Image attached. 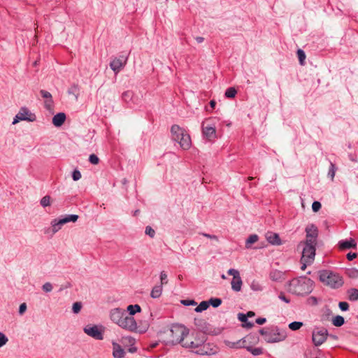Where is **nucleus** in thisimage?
<instances>
[{
	"label": "nucleus",
	"instance_id": "nucleus-23",
	"mask_svg": "<svg viewBox=\"0 0 358 358\" xmlns=\"http://www.w3.org/2000/svg\"><path fill=\"white\" fill-rule=\"evenodd\" d=\"M347 294L348 296V299L350 301H356L358 300V289L350 288L348 289Z\"/></svg>",
	"mask_w": 358,
	"mask_h": 358
},
{
	"label": "nucleus",
	"instance_id": "nucleus-29",
	"mask_svg": "<svg viewBox=\"0 0 358 358\" xmlns=\"http://www.w3.org/2000/svg\"><path fill=\"white\" fill-rule=\"evenodd\" d=\"M236 94H237V90L235 89V87H231L226 90L224 96L227 98L232 99L236 96Z\"/></svg>",
	"mask_w": 358,
	"mask_h": 358
},
{
	"label": "nucleus",
	"instance_id": "nucleus-3",
	"mask_svg": "<svg viewBox=\"0 0 358 358\" xmlns=\"http://www.w3.org/2000/svg\"><path fill=\"white\" fill-rule=\"evenodd\" d=\"M259 332L264 336L265 341L269 343L282 341L287 337L286 331L280 329L277 326L261 329Z\"/></svg>",
	"mask_w": 358,
	"mask_h": 358
},
{
	"label": "nucleus",
	"instance_id": "nucleus-1",
	"mask_svg": "<svg viewBox=\"0 0 358 358\" xmlns=\"http://www.w3.org/2000/svg\"><path fill=\"white\" fill-rule=\"evenodd\" d=\"M110 320L121 328L131 331H137L138 326L134 317L129 316L124 310L116 308L110 312Z\"/></svg>",
	"mask_w": 358,
	"mask_h": 358
},
{
	"label": "nucleus",
	"instance_id": "nucleus-18",
	"mask_svg": "<svg viewBox=\"0 0 358 358\" xmlns=\"http://www.w3.org/2000/svg\"><path fill=\"white\" fill-rule=\"evenodd\" d=\"M66 118V116L64 113H58L53 116L52 124L57 127H61L64 123Z\"/></svg>",
	"mask_w": 358,
	"mask_h": 358
},
{
	"label": "nucleus",
	"instance_id": "nucleus-32",
	"mask_svg": "<svg viewBox=\"0 0 358 358\" xmlns=\"http://www.w3.org/2000/svg\"><path fill=\"white\" fill-rule=\"evenodd\" d=\"M208 302L209 306L211 305L213 308H217L222 304V299L220 298H210Z\"/></svg>",
	"mask_w": 358,
	"mask_h": 358
},
{
	"label": "nucleus",
	"instance_id": "nucleus-14",
	"mask_svg": "<svg viewBox=\"0 0 358 358\" xmlns=\"http://www.w3.org/2000/svg\"><path fill=\"white\" fill-rule=\"evenodd\" d=\"M306 241L316 243V240L318 236L317 227L313 224H309L306 228Z\"/></svg>",
	"mask_w": 358,
	"mask_h": 358
},
{
	"label": "nucleus",
	"instance_id": "nucleus-24",
	"mask_svg": "<svg viewBox=\"0 0 358 358\" xmlns=\"http://www.w3.org/2000/svg\"><path fill=\"white\" fill-rule=\"evenodd\" d=\"M127 310L129 313V314L127 315L129 316L133 317V315H135L136 313H140L141 311V308L138 304L129 305L127 306Z\"/></svg>",
	"mask_w": 358,
	"mask_h": 358
},
{
	"label": "nucleus",
	"instance_id": "nucleus-16",
	"mask_svg": "<svg viewBox=\"0 0 358 358\" xmlns=\"http://www.w3.org/2000/svg\"><path fill=\"white\" fill-rule=\"evenodd\" d=\"M338 248L340 250H347L350 248L356 249L357 243L354 238H350L349 240H341L338 242Z\"/></svg>",
	"mask_w": 358,
	"mask_h": 358
},
{
	"label": "nucleus",
	"instance_id": "nucleus-4",
	"mask_svg": "<svg viewBox=\"0 0 358 358\" xmlns=\"http://www.w3.org/2000/svg\"><path fill=\"white\" fill-rule=\"evenodd\" d=\"M172 139L177 142L183 150L190 148L192 142L189 134L185 129L177 124H173L171 128Z\"/></svg>",
	"mask_w": 358,
	"mask_h": 358
},
{
	"label": "nucleus",
	"instance_id": "nucleus-13",
	"mask_svg": "<svg viewBox=\"0 0 358 358\" xmlns=\"http://www.w3.org/2000/svg\"><path fill=\"white\" fill-rule=\"evenodd\" d=\"M202 134L208 141H213L217 137L215 127L206 122L202 123Z\"/></svg>",
	"mask_w": 358,
	"mask_h": 358
},
{
	"label": "nucleus",
	"instance_id": "nucleus-46",
	"mask_svg": "<svg viewBox=\"0 0 358 358\" xmlns=\"http://www.w3.org/2000/svg\"><path fill=\"white\" fill-rule=\"evenodd\" d=\"M161 285H166L168 282L167 275L164 271H162L160 273Z\"/></svg>",
	"mask_w": 358,
	"mask_h": 358
},
{
	"label": "nucleus",
	"instance_id": "nucleus-7",
	"mask_svg": "<svg viewBox=\"0 0 358 358\" xmlns=\"http://www.w3.org/2000/svg\"><path fill=\"white\" fill-rule=\"evenodd\" d=\"M170 340L168 341L172 345L182 343L184 338L189 334V330L183 325H173L170 329Z\"/></svg>",
	"mask_w": 358,
	"mask_h": 358
},
{
	"label": "nucleus",
	"instance_id": "nucleus-36",
	"mask_svg": "<svg viewBox=\"0 0 358 358\" xmlns=\"http://www.w3.org/2000/svg\"><path fill=\"white\" fill-rule=\"evenodd\" d=\"M51 226H52V232L54 234H55L56 232H57L59 229H61L62 228V225H60L59 223H58V220L57 219H54L52 220L51 222Z\"/></svg>",
	"mask_w": 358,
	"mask_h": 358
},
{
	"label": "nucleus",
	"instance_id": "nucleus-57",
	"mask_svg": "<svg viewBox=\"0 0 358 358\" xmlns=\"http://www.w3.org/2000/svg\"><path fill=\"white\" fill-rule=\"evenodd\" d=\"M255 322L258 324H264L266 322V319L265 317H258Z\"/></svg>",
	"mask_w": 358,
	"mask_h": 358
},
{
	"label": "nucleus",
	"instance_id": "nucleus-58",
	"mask_svg": "<svg viewBox=\"0 0 358 358\" xmlns=\"http://www.w3.org/2000/svg\"><path fill=\"white\" fill-rule=\"evenodd\" d=\"M100 158H89V161L92 164H98Z\"/></svg>",
	"mask_w": 358,
	"mask_h": 358
},
{
	"label": "nucleus",
	"instance_id": "nucleus-45",
	"mask_svg": "<svg viewBox=\"0 0 358 358\" xmlns=\"http://www.w3.org/2000/svg\"><path fill=\"white\" fill-rule=\"evenodd\" d=\"M338 307L342 311H347L349 309V304L345 301H341L338 303Z\"/></svg>",
	"mask_w": 358,
	"mask_h": 358
},
{
	"label": "nucleus",
	"instance_id": "nucleus-28",
	"mask_svg": "<svg viewBox=\"0 0 358 358\" xmlns=\"http://www.w3.org/2000/svg\"><path fill=\"white\" fill-rule=\"evenodd\" d=\"M345 274L350 278H358V269L355 268H348L345 271Z\"/></svg>",
	"mask_w": 358,
	"mask_h": 358
},
{
	"label": "nucleus",
	"instance_id": "nucleus-33",
	"mask_svg": "<svg viewBox=\"0 0 358 358\" xmlns=\"http://www.w3.org/2000/svg\"><path fill=\"white\" fill-rule=\"evenodd\" d=\"M296 55L301 65H304L305 59H306V53L301 50L299 49L296 52Z\"/></svg>",
	"mask_w": 358,
	"mask_h": 358
},
{
	"label": "nucleus",
	"instance_id": "nucleus-34",
	"mask_svg": "<svg viewBox=\"0 0 358 358\" xmlns=\"http://www.w3.org/2000/svg\"><path fill=\"white\" fill-rule=\"evenodd\" d=\"M78 217H79L78 215L72 214V215H66L64 217H63V219L64 220L66 223H69L71 222H76L78 220Z\"/></svg>",
	"mask_w": 358,
	"mask_h": 358
},
{
	"label": "nucleus",
	"instance_id": "nucleus-27",
	"mask_svg": "<svg viewBox=\"0 0 358 358\" xmlns=\"http://www.w3.org/2000/svg\"><path fill=\"white\" fill-rule=\"evenodd\" d=\"M332 323L335 327H339L344 324L345 319L343 316L336 315L333 318Z\"/></svg>",
	"mask_w": 358,
	"mask_h": 358
},
{
	"label": "nucleus",
	"instance_id": "nucleus-52",
	"mask_svg": "<svg viewBox=\"0 0 358 358\" xmlns=\"http://www.w3.org/2000/svg\"><path fill=\"white\" fill-rule=\"evenodd\" d=\"M181 303L185 306H195L196 304V303L194 300H182Z\"/></svg>",
	"mask_w": 358,
	"mask_h": 358
},
{
	"label": "nucleus",
	"instance_id": "nucleus-22",
	"mask_svg": "<svg viewBox=\"0 0 358 358\" xmlns=\"http://www.w3.org/2000/svg\"><path fill=\"white\" fill-rule=\"evenodd\" d=\"M134 92L131 90L125 91L122 94L123 101L130 105L133 103Z\"/></svg>",
	"mask_w": 358,
	"mask_h": 358
},
{
	"label": "nucleus",
	"instance_id": "nucleus-17",
	"mask_svg": "<svg viewBox=\"0 0 358 358\" xmlns=\"http://www.w3.org/2000/svg\"><path fill=\"white\" fill-rule=\"evenodd\" d=\"M125 352L120 345L115 342H113V356L114 358H123Z\"/></svg>",
	"mask_w": 358,
	"mask_h": 358
},
{
	"label": "nucleus",
	"instance_id": "nucleus-53",
	"mask_svg": "<svg viewBox=\"0 0 358 358\" xmlns=\"http://www.w3.org/2000/svg\"><path fill=\"white\" fill-rule=\"evenodd\" d=\"M27 310V305L25 303H22V304H20V307H19V313L20 315H22L24 313V312L26 311Z\"/></svg>",
	"mask_w": 358,
	"mask_h": 358
},
{
	"label": "nucleus",
	"instance_id": "nucleus-15",
	"mask_svg": "<svg viewBox=\"0 0 358 358\" xmlns=\"http://www.w3.org/2000/svg\"><path fill=\"white\" fill-rule=\"evenodd\" d=\"M265 236L267 241L271 245H280L282 244V241L278 234L273 231H268Z\"/></svg>",
	"mask_w": 358,
	"mask_h": 358
},
{
	"label": "nucleus",
	"instance_id": "nucleus-19",
	"mask_svg": "<svg viewBox=\"0 0 358 358\" xmlns=\"http://www.w3.org/2000/svg\"><path fill=\"white\" fill-rule=\"evenodd\" d=\"M269 277L273 281L281 282L285 279V273L278 270H273L271 271Z\"/></svg>",
	"mask_w": 358,
	"mask_h": 358
},
{
	"label": "nucleus",
	"instance_id": "nucleus-25",
	"mask_svg": "<svg viewBox=\"0 0 358 358\" xmlns=\"http://www.w3.org/2000/svg\"><path fill=\"white\" fill-rule=\"evenodd\" d=\"M162 292V285H156L155 286L150 293V296L153 299L159 298Z\"/></svg>",
	"mask_w": 358,
	"mask_h": 358
},
{
	"label": "nucleus",
	"instance_id": "nucleus-21",
	"mask_svg": "<svg viewBox=\"0 0 358 358\" xmlns=\"http://www.w3.org/2000/svg\"><path fill=\"white\" fill-rule=\"evenodd\" d=\"M238 319L243 322V327L250 329L254 326V324L251 322H248L247 315L244 313H238Z\"/></svg>",
	"mask_w": 358,
	"mask_h": 358
},
{
	"label": "nucleus",
	"instance_id": "nucleus-54",
	"mask_svg": "<svg viewBox=\"0 0 358 358\" xmlns=\"http://www.w3.org/2000/svg\"><path fill=\"white\" fill-rule=\"evenodd\" d=\"M278 298L287 303H289L290 302V300L285 296L283 292L280 293Z\"/></svg>",
	"mask_w": 358,
	"mask_h": 358
},
{
	"label": "nucleus",
	"instance_id": "nucleus-8",
	"mask_svg": "<svg viewBox=\"0 0 358 358\" xmlns=\"http://www.w3.org/2000/svg\"><path fill=\"white\" fill-rule=\"evenodd\" d=\"M303 246L302 249V256L301 258V262H308V264H311L315 256V245L316 243L313 242H301L298 248Z\"/></svg>",
	"mask_w": 358,
	"mask_h": 358
},
{
	"label": "nucleus",
	"instance_id": "nucleus-51",
	"mask_svg": "<svg viewBox=\"0 0 358 358\" xmlns=\"http://www.w3.org/2000/svg\"><path fill=\"white\" fill-rule=\"evenodd\" d=\"M357 257V253H356V252H349L346 255V257L348 261H352Z\"/></svg>",
	"mask_w": 358,
	"mask_h": 358
},
{
	"label": "nucleus",
	"instance_id": "nucleus-35",
	"mask_svg": "<svg viewBox=\"0 0 358 358\" xmlns=\"http://www.w3.org/2000/svg\"><path fill=\"white\" fill-rule=\"evenodd\" d=\"M303 325V322L295 321L289 324V328L292 331H296L299 329Z\"/></svg>",
	"mask_w": 358,
	"mask_h": 358
},
{
	"label": "nucleus",
	"instance_id": "nucleus-5",
	"mask_svg": "<svg viewBox=\"0 0 358 358\" xmlns=\"http://www.w3.org/2000/svg\"><path fill=\"white\" fill-rule=\"evenodd\" d=\"M319 279L324 285L333 289H338L343 286L344 282L343 278L337 273L327 270L319 272Z\"/></svg>",
	"mask_w": 358,
	"mask_h": 358
},
{
	"label": "nucleus",
	"instance_id": "nucleus-26",
	"mask_svg": "<svg viewBox=\"0 0 358 358\" xmlns=\"http://www.w3.org/2000/svg\"><path fill=\"white\" fill-rule=\"evenodd\" d=\"M259 239V236L257 234L250 235L245 241V248H250L252 243H256Z\"/></svg>",
	"mask_w": 358,
	"mask_h": 358
},
{
	"label": "nucleus",
	"instance_id": "nucleus-31",
	"mask_svg": "<svg viewBox=\"0 0 358 358\" xmlns=\"http://www.w3.org/2000/svg\"><path fill=\"white\" fill-rule=\"evenodd\" d=\"M336 170L337 167L336 166V165L333 162H330L328 176L331 178V180H333L334 178Z\"/></svg>",
	"mask_w": 358,
	"mask_h": 358
},
{
	"label": "nucleus",
	"instance_id": "nucleus-56",
	"mask_svg": "<svg viewBox=\"0 0 358 358\" xmlns=\"http://www.w3.org/2000/svg\"><path fill=\"white\" fill-rule=\"evenodd\" d=\"M308 303L312 305H316L317 304V299L315 296H310L308 299Z\"/></svg>",
	"mask_w": 358,
	"mask_h": 358
},
{
	"label": "nucleus",
	"instance_id": "nucleus-63",
	"mask_svg": "<svg viewBox=\"0 0 358 358\" xmlns=\"http://www.w3.org/2000/svg\"><path fill=\"white\" fill-rule=\"evenodd\" d=\"M136 350H137V348L136 347H131L129 349V352L131 353H134V352H136Z\"/></svg>",
	"mask_w": 358,
	"mask_h": 358
},
{
	"label": "nucleus",
	"instance_id": "nucleus-41",
	"mask_svg": "<svg viewBox=\"0 0 358 358\" xmlns=\"http://www.w3.org/2000/svg\"><path fill=\"white\" fill-rule=\"evenodd\" d=\"M322 205L320 201H315L312 204V210L313 212L316 213L320 210L321 208Z\"/></svg>",
	"mask_w": 358,
	"mask_h": 358
},
{
	"label": "nucleus",
	"instance_id": "nucleus-40",
	"mask_svg": "<svg viewBox=\"0 0 358 358\" xmlns=\"http://www.w3.org/2000/svg\"><path fill=\"white\" fill-rule=\"evenodd\" d=\"M145 233L150 238H154L155 236V231L150 226H147L145 227Z\"/></svg>",
	"mask_w": 358,
	"mask_h": 358
},
{
	"label": "nucleus",
	"instance_id": "nucleus-20",
	"mask_svg": "<svg viewBox=\"0 0 358 358\" xmlns=\"http://www.w3.org/2000/svg\"><path fill=\"white\" fill-rule=\"evenodd\" d=\"M231 288L235 292H239L241 289V286L243 284L241 276H234V278H232V280L231 282Z\"/></svg>",
	"mask_w": 358,
	"mask_h": 358
},
{
	"label": "nucleus",
	"instance_id": "nucleus-9",
	"mask_svg": "<svg viewBox=\"0 0 358 358\" xmlns=\"http://www.w3.org/2000/svg\"><path fill=\"white\" fill-rule=\"evenodd\" d=\"M36 120V116L34 113H31L27 107H22L13 118V124H15L20 121L34 122Z\"/></svg>",
	"mask_w": 358,
	"mask_h": 358
},
{
	"label": "nucleus",
	"instance_id": "nucleus-43",
	"mask_svg": "<svg viewBox=\"0 0 358 358\" xmlns=\"http://www.w3.org/2000/svg\"><path fill=\"white\" fill-rule=\"evenodd\" d=\"M40 94H41V96L43 98L45 99L46 100L52 99V94L46 90H41L40 91Z\"/></svg>",
	"mask_w": 358,
	"mask_h": 358
},
{
	"label": "nucleus",
	"instance_id": "nucleus-49",
	"mask_svg": "<svg viewBox=\"0 0 358 358\" xmlns=\"http://www.w3.org/2000/svg\"><path fill=\"white\" fill-rule=\"evenodd\" d=\"M52 104H53L52 99L45 100V103H44L45 108L48 110H51L52 108Z\"/></svg>",
	"mask_w": 358,
	"mask_h": 358
},
{
	"label": "nucleus",
	"instance_id": "nucleus-62",
	"mask_svg": "<svg viewBox=\"0 0 358 358\" xmlns=\"http://www.w3.org/2000/svg\"><path fill=\"white\" fill-rule=\"evenodd\" d=\"M57 220H58V223H59L60 225H62V226H63L64 224H66L64 220L63 219V217L59 218V219H57Z\"/></svg>",
	"mask_w": 358,
	"mask_h": 358
},
{
	"label": "nucleus",
	"instance_id": "nucleus-55",
	"mask_svg": "<svg viewBox=\"0 0 358 358\" xmlns=\"http://www.w3.org/2000/svg\"><path fill=\"white\" fill-rule=\"evenodd\" d=\"M201 234L202 236L206 237V238H210V239H214L215 241H218V238L215 235H210V234H206V233H201Z\"/></svg>",
	"mask_w": 358,
	"mask_h": 358
},
{
	"label": "nucleus",
	"instance_id": "nucleus-30",
	"mask_svg": "<svg viewBox=\"0 0 358 358\" xmlns=\"http://www.w3.org/2000/svg\"><path fill=\"white\" fill-rule=\"evenodd\" d=\"M208 307H209V303L208 302V301H203L195 308V311L196 313H201L203 310H206Z\"/></svg>",
	"mask_w": 358,
	"mask_h": 358
},
{
	"label": "nucleus",
	"instance_id": "nucleus-60",
	"mask_svg": "<svg viewBox=\"0 0 358 358\" xmlns=\"http://www.w3.org/2000/svg\"><path fill=\"white\" fill-rule=\"evenodd\" d=\"M210 104V107L211 108V109H213L215 108V106H216V101L215 100H211L209 103Z\"/></svg>",
	"mask_w": 358,
	"mask_h": 358
},
{
	"label": "nucleus",
	"instance_id": "nucleus-61",
	"mask_svg": "<svg viewBox=\"0 0 358 358\" xmlns=\"http://www.w3.org/2000/svg\"><path fill=\"white\" fill-rule=\"evenodd\" d=\"M301 262L302 264V266H301V269L302 271H304L306 268L307 264H308V262Z\"/></svg>",
	"mask_w": 358,
	"mask_h": 358
},
{
	"label": "nucleus",
	"instance_id": "nucleus-39",
	"mask_svg": "<svg viewBox=\"0 0 358 358\" xmlns=\"http://www.w3.org/2000/svg\"><path fill=\"white\" fill-rule=\"evenodd\" d=\"M182 346L186 348H196L199 346V344L195 343L194 341H191L189 343H182Z\"/></svg>",
	"mask_w": 358,
	"mask_h": 358
},
{
	"label": "nucleus",
	"instance_id": "nucleus-59",
	"mask_svg": "<svg viewBox=\"0 0 358 358\" xmlns=\"http://www.w3.org/2000/svg\"><path fill=\"white\" fill-rule=\"evenodd\" d=\"M195 40L196 41V42L198 43H203L204 41V38L202 37V36H196L195 38Z\"/></svg>",
	"mask_w": 358,
	"mask_h": 358
},
{
	"label": "nucleus",
	"instance_id": "nucleus-64",
	"mask_svg": "<svg viewBox=\"0 0 358 358\" xmlns=\"http://www.w3.org/2000/svg\"><path fill=\"white\" fill-rule=\"evenodd\" d=\"M255 313L252 311H248V313L246 314L247 317H253V316H255Z\"/></svg>",
	"mask_w": 358,
	"mask_h": 358
},
{
	"label": "nucleus",
	"instance_id": "nucleus-12",
	"mask_svg": "<svg viewBox=\"0 0 358 358\" xmlns=\"http://www.w3.org/2000/svg\"><path fill=\"white\" fill-rule=\"evenodd\" d=\"M127 61V57L124 55H120L118 57H115L110 61V67L114 73L117 74L124 67Z\"/></svg>",
	"mask_w": 358,
	"mask_h": 358
},
{
	"label": "nucleus",
	"instance_id": "nucleus-48",
	"mask_svg": "<svg viewBox=\"0 0 358 358\" xmlns=\"http://www.w3.org/2000/svg\"><path fill=\"white\" fill-rule=\"evenodd\" d=\"M250 287L254 291H260V290H262L261 285L257 282H255V281H253L251 283Z\"/></svg>",
	"mask_w": 358,
	"mask_h": 358
},
{
	"label": "nucleus",
	"instance_id": "nucleus-37",
	"mask_svg": "<svg viewBox=\"0 0 358 358\" xmlns=\"http://www.w3.org/2000/svg\"><path fill=\"white\" fill-rule=\"evenodd\" d=\"M40 203L43 208L50 206V196L48 195L43 196L41 199Z\"/></svg>",
	"mask_w": 358,
	"mask_h": 358
},
{
	"label": "nucleus",
	"instance_id": "nucleus-11",
	"mask_svg": "<svg viewBox=\"0 0 358 358\" xmlns=\"http://www.w3.org/2000/svg\"><path fill=\"white\" fill-rule=\"evenodd\" d=\"M84 332L96 340L103 339V331L96 325H87L83 329Z\"/></svg>",
	"mask_w": 358,
	"mask_h": 358
},
{
	"label": "nucleus",
	"instance_id": "nucleus-42",
	"mask_svg": "<svg viewBox=\"0 0 358 358\" xmlns=\"http://www.w3.org/2000/svg\"><path fill=\"white\" fill-rule=\"evenodd\" d=\"M72 178L74 181H78L81 178V173L78 169H75L72 172Z\"/></svg>",
	"mask_w": 358,
	"mask_h": 358
},
{
	"label": "nucleus",
	"instance_id": "nucleus-10",
	"mask_svg": "<svg viewBox=\"0 0 358 358\" xmlns=\"http://www.w3.org/2000/svg\"><path fill=\"white\" fill-rule=\"evenodd\" d=\"M328 331L324 327H315L312 333V341L315 346L324 343L328 336Z\"/></svg>",
	"mask_w": 358,
	"mask_h": 358
},
{
	"label": "nucleus",
	"instance_id": "nucleus-6",
	"mask_svg": "<svg viewBox=\"0 0 358 358\" xmlns=\"http://www.w3.org/2000/svg\"><path fill=\"white\" fill-rule=\"evenodd\" d=\"M251 336H247L242 339H240L237 342H229L228 346L231 348H245L254 356H258L262 355L264 350L262 348H254L252 345Z\"/></svg>",
	"mask_w": 358,
	"mask_h": 358
},
{
	"label": "nucleus",
	"instance_id": "nucleus-44",
	"mask_svg": "<svg viewBox=\"0 0 358 358\" xmlns=\"http://www.w3.org/2000/svg\"><path fill=\"white\" fill-rule=\"evenodd\" d=\"M8 341L6 336L0 331V348L6 345Z\"/></svg>",
	"mask_w": 358,
	"mask_h": 358
},
{
	"label": "nucleus",
	"instance_id": "nucleus-2",
	"mask_svg": "<svg viewBox=\"0 0 358 358\" xmlns=\"http://www.w3.org/2000/svg\"><path fill=\"white\" fill-rule=\"evenodd\" d=\"M313 281L305 276L293 278L287 282L288 291L296 295H307L313 291Z\"/></svg>",
	"mask_w": 358,
	"mask_h": 358
},
{
	"label": "nucleus",
	"instance_id": "nucleus-50",
	"mask_svg": "<svg viewBox=\"0 0 358 358\" xmlns=\"http://www.w3.org/2000/svg\"><path fill=\"white\" fill-rule=\"evenodd\" d=\"M227 273L229 275H233V278H234V276H239L240 275V273H239V271L234 269V268H230L227 271Z\"/></svg>",
	"mask_w": 358,
	"mask_h": 358
},
{
	"label": "nucleus",
	"instance_id": "nucleus-38",
	"mask_svg": "<svg viewBox=\"0 0 358 358\" xmlns=\"http://www.w3.org/2000/svg\"><path fill=\"white\" fill-rule=\"evenodd\" d=\"M82 308V303L81 302H75L72 306V311L75 314H78Z\"/></svg>",
	"mask_w": 358,
	"mask_h": 358
},
{
	"label": "nucleus",
	"instance_id": "nucleus-47",
	"mask_svg": "<svg viewBox=\"0 0 358 358\" xmlns=\"http://www.w3.org/2000/svg\"><path fill=\"white\" fill-rule=\"evenodd\" d=\"M42 289L45 292H50L52 290V285L50 282H45L43 285Z\"/></svg>",
	"mask_w": 358,
	"mask_h": 358
}]
</instances>
